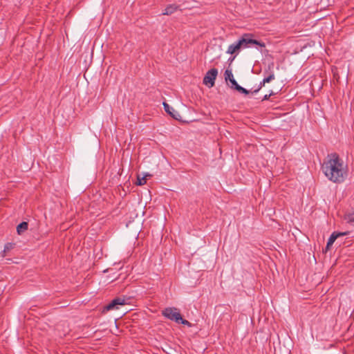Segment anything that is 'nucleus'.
<instances>
[{
  "instance_id": "dca6fc26",
  "label": "nucleus",
  "mask_w": 354,
  "mask_h": 354,
  "mask_svg": "<svg viewBox=\"0 0 354 354\" xmlns=\"http://www.w3.org/2000/svg\"><path fill=\"white\" fill-rule=\"evenodd\" d=\"M180 322L183 324H185V325H189V322L185 319H183L182 320H180Z\"/></svg>"
},
{
  "instance_id": "0eeeda50",
  "label": "nucleus",
  "mask_w": 354,
  "mask_h": 354,
  "mask_svg": "<svg viewBox=\"0 0 354 354\" xmlns=\"http://www.w3.org/2000/svg\"><path fill=\"white\" fill-rule=\"evenodd\" d=\"M348 232H334L329 237L327 244H326V250H329L330 246L333 244V243L337 240L339 237L347 235Z\"/></svg>"
},
{
  "instance_id": "423d86ee",
  "label": "nucleus",
  "mask_w": 354,
  "mask_h": 354,
  "mask_svg": "<svg viewBox=\"0 0 354 354\" xmlns=\"http://www.w3.org/2000/svg\"><path fill=\"white\" fill-rule=\"evenodd\" d=\"M225 79L231 83V88L237 90L241 93H243V87L239 86L234 78L233 74L231 71L226 70L224 73Z\"/></svg>"
},
{
  "instance_id": "9d476101",
  "label": "nucleus",
  "mask_w": 354,
  "mask_h": 354,
  "mask_svg": "<svg viewBox=\"0 0 354 354\" xmlns=\"http://www.w3.org/2000/svg\"><path fill=\"white\" fill-rule=\"evenodd\" d=\"M28 224L27 222H22L19 224L17 227V231L19 234H21L23 232L28 230Z\"/></svg>"
},
{
  "instance_id": "ddd939ff",
  "label": "nucleus",
  "mask_w": 354,
  "mask_h": 354,
  "mask_svg": "<svg viewBox=\"0 0 354 354\" xmlns=\"http://www.w3.org/2000/svg\"><path fill=\"white\" fill-rule=\"evenodd\" d=\"M274 79V74L273 73H271L268 77L263 78V83H269Z\"/></svg>"
},
{
  "instance_id": "39448f33",
  "label": "nucleus",
  "mask_w": 354,
  "mask_h": 354,
  "mask_svg": "<svg viewBox=\"0 0 354 354\" xmlns=\"http://www.w3.org/2000/svg\"><path fill=\"white\" fill-rule=\"evenodd\" d=\"M126 304V300L124 298L118 297L113 299L108 305L104 306V311H109L119 308V306H124Z\"/></svg>"
},
{
  "instance_id": "9b49d317",
  "label": "nucleus",
  "mask_w": 354,
  "mask_h": 354,
  "mask_svg": "<svg viewBox=\"0 0 354 354\" xmlns=\"http://www.w3.org/2000/svg\"><path fill=\"white\" fill-rule=\"evenodd\" d=\"M177 9V7L174 5H170L165 8V10L163 11V15H171L174 13Z\"/></svg>"
},
{
  "instance_id": "4468645a",
  "label": "nucleus",
  "mask_w": 354,
  "mask_h": 354,
  "mask_svg": "<svg viewBox=\"0 0 354 354\" xmlns=\"http://www.w3.org/2000/svg\"><path fill=\"white\" fill-rule=\"evenodd\" d=\"M275 93L273 91H271L269 94H266L262 98V101L268 100L270 96L274 95Z\"/></svg>"
},
{
  "instance_id": "f8f14e48",
  "label": "nucleus",
  "mask_w": 354,
  "mask_h": 354,
  "mask_svg": "<svg viewBox=\"0 0 354 354\" xmlns=\"http://www.w3.org/2000/svg\"><path fill=\"white\" fill-rule=\"evenodd\" d=\"M151 176V175H150V174H146L145 176H142V178H140V176H138L136 184L138 185H143L146 184L147 177Z\"/></svg>"
},
{
  "instance_id": "f3484780",
  "label": "nucleus",
  "mask_w": 354,
  "mask_h": 354,
  "mask_svg": "<svg viewBox=\"0 0 354 354\" xmlns=\"http://www.w3.org/2000/svg\"><path fill=\"white\" fill-rule=\"evenodd\" d=\"M244 93H245V95L248 94L249 91H248L247 89L245 88Z\"/></svg>"
},
{
  "instance_id": "f03ea898",
  "label": "nucleus",
  "mask_w": 354,
  "mask_h": 354,
  "mask_svg": "<svg viewBox=\"0 0 354 354\" xmlns=\"http://www.w3.org/2000/svg\"><path fill=\"white\" fill-rule=\"evenodd\" d=\"M265 43L255 39L254 35L245 33V48H254L257 50H261V48H265Z\"/></svg>"
},
{
  "instance_id": "6e6552de",
  "label": "nucleus",
  "mask_w": 354,
  "mask_h": 354,
  "mask_svg": "<svg viewBox=\"0 0 354 354\" xmlns=\"http://www.w3.org/2000/svg\"><path fill=\"white\" fill-rule=\"evenodd\" d=\"M243 44V37H241L237 42L230 45L228 47L227 53L230 54L236 53L240 50L241 45Z\"/></svg>"
},
{
  "instance_id": "1a4fd4ad",
  "label": "nucleus",
  "mask_w": 354,
  "mask_h": 354,
  "mask_svg": "<svg viewBox=\"0 0 354 354\" xmlns=\"http://www.w3.org/2000/svg\"><path fill=\"white\" fill-rule=\"evenodd\" d=\"M163 106L165 111L169 113L172 118L175 119H178L180 117V114L178 111H175L172 107H171L167 103L163 102Z\"/></svg>"
},
{
  "instance_id": "a211bd4d",
  "label": "nucleus",
  "mask_w": 354,
  "mask_h": 354,
  "mask_svg": "<svg viewBox=\"0 0 354 354\" xmlns=\"http://www.w3.org/2000/svg\"><path fill=\"white\" fill-rule=\"evenodd\" d=\"M353 221H354V217H353Z\"/></svg>"
},
{
  "instance_id": "20e7f679",
  "label": "nucleus",
  "mask_w": 354,
  "mask_h": 354,
  "mask_svg": "<svg viewBox=\"0 0 354 354\" xmlns=\"http://www.w3.org/2000/svg\"><path fill=\"white\" fill-rule=\"evenodd\" d=\"M162 315L171 320L180 322L182 320L181 315L176 308H167L162 311Z\"/></svg>"
},
{
  "instance_id": "7ed1b4c3",
  "label": "nucleus",
  "mask_w": 354,
  "mask_h": 354,
  "mask_svg": "<svg viewBox=\"0 0 354 354\" xmlns=\"http://www.w3.org/2000/svg\"><path fill=\"white\" fill-rule=\"evenodd\" d=\"M218 75V70L216 68H212L209 70L203 78V84L209 88L214 86L215 80Z\"/></svg>"
},
{
  "instance_id": "2eb2a0df",
  "label": "nucleus",
  "mask_w": 354,
  "mask_h": 354,
  "mask_svg": "<svg viewBox=\"0 0 354 354\" xmlns=\"http://www.w3.org/2000/svg\"><path fill=\"white\" fill-rule=\"evenodd\" d=\"M266 83H263V80L259 83L257 88L254 89V92L257 93L258 92L264 85Z\"/></svg>"
},
{
  "instance_id": "f257e3e1",
  "label": "nucleus",
  "mask_w": 354,
  "mask_h": 354,
  "mask_svg": "<svg viewBox=\"0 0 354 354\" xmlns=\"http://www.w3.org/2000/svg\"><path fill=\"white\" fill-rule=\"evenodd\" d=\"M322 170L328 179L333 183H342L347 176L346 167L335 153L328 156L327 160L322 165Z\"/></svg>"
}]
</instances>
